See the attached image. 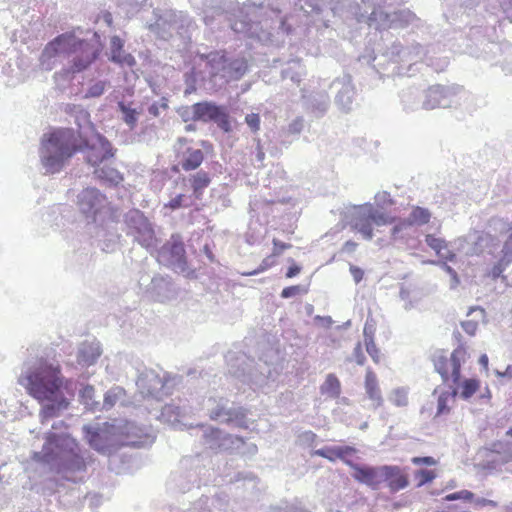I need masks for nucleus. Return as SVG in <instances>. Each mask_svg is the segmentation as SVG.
<instances>
[{"instance_id":"obj_1","label":"nucleus","mask_w":512,"mask_h":512,"mask_svg":"<svg viewBox=\"0 0 512 512\" xmlns=\"http://www.w3.org/2000/svg\"><path fill=\"white\" fill-rule=\"evenodd\" d=\"M84 149H88L86 159L92 166L114 156L111 143L100 134H95L89 141L76 135L72 129H56L42 139V165L48 173L59 172L68 159Z\"/></svg>"},{"instance_id":"obj_2","label":"nucleus","mask_w":512,"mask_h":512,"mask_svg":"<svg viewBox=\"0 0 512 512\" xmlns=\"http://www.w3.org/2000/svg\"><path fill=\"white\" fill-rule=\"evenodd\" d=\"M23 384L29 395L38 402H50L44 405L40 411L41 423L57 417L61 411L69 406V401L64 397L62 388L67 382L61 374L60 366L39 361L37 366L25 376Z\"/></svg>"},{"instance_id":"obj_3","label":"nucleus","mask_w":512,"mask_h":512,"mask_svg":"<svg viewBox=\"0 0 512 512\" xmlns=\"http://www.w3.org/2000/svg\"><path fill=\"white\" fill-rule=\"evenodd\" d=\"M467 357L468 353L463 345H459L449 355L443 350L434 353L432 362L444 384L450 387L459 383L461 366L466 362Z\"/></svg>"},{"instance_id":"obj_4","label":"nucleus","mask_w":512,"mask_h":512,"mask_svg":"<svg viewBox=\"0 0 512 512\" xmlns=\"http://www.w3.org/2000/svg\"><path fill=\"white\" fill-rule=\"evenodd\" d=\"M395 217L389 213L376 209L372 204L367 203L359 206L352 216L351 227L360 233L365 239L373 237V226L390 225L395 222Z\"/></svg>"},{"instance_id":"obj_5","label":"nucleus","mask_w":512,"mask_h":512,"mask_svg":"<svg viewBox=\"0 0 512 512\" xmlns=\"http://www.w3.org/2000/svg\"><path fill=\"white\" fill-rule=\"evenodd\" d=\"M81 45L82 40L73 33H63L46 44L40 56V65L45 70H51L56 57L75 53Z\"/></svg>"},{"instance_id":"obj_6","label":"nucleus","mask_w":512,"mask_h":512,"mask_svg":"<svg viewBox=\"0 0 512 512\" xmlns=\"http://www.w3.org/2000/svg\"><path fill=\"white\" fill-rule=\"evenodd\" d=\"M78 205L81 212L92 221H103L102 214L109 213L115 216V209L108 202L107 197L96 188H86L78 196Z\"/></svg>"},{"instance_id":"obj_7","label":"nucleus","mask_w":512,"mask_h":512,"mask_svg":"<svg viewBox=\"0 0 512 512\" xmlns=\"http://www.w3.org/2000/svg\"><path fill=\"white\" fill-rule=\"evenodd\" d=\"M125 222L143 247L154 246L156 243L154 229L143 212L138 209L129 211L125 216Z\"/></svg>"},{"instance_id":"obj_8","label":"nucleus","mask_w":512,"mask_h":512,"mask_svg":"<svg viewBox=\"0 0 512 512\" xmlns=\"http://www.w3.org/2000/svg\"><path fill=\"white\" fill-rule=\"evenodd\" d=\"M192 120L209 122L213 121L225 132L231 131L229 116L223 107L212 102H198L192 105Z\"/></svg>"},{"instance_id":"obj_9","label":"nucleus","mask_w":512,"mask_h":512,"mask_svg":"<svg viewBox=\"0 0 512 512\" xmlns=\"http://www.w3.org/2000/svg\"><path fill=\"white\" fill-rule=\"evenodd\" d=\"M86 439L90 446L99 452H105L112 446H121L125 443L119 438L117 428L109 423H105L101 428L92 429L85 427Z\"/></svg>"},{"instance_id":"obj_10","label":"nucleus","mask_w":512,"mask_h":512,"mask_svg":"<svg viewBox=\"0 0 512 512\" xmlns=\"http://www.w3.org/2000/svg\"><path fill=\"white\" fill-rule=\"evenodd\" d=\"M185 254L184 244L178 237L172 236L171 240L157 251V261L167 267L184 270L186 266Z\"/></svg>"},{"instance_id":"obj_11","label":"nucleus","mask_w":512,"mask_h":512,"mask_svg":"<svg viewBox=\"0 0 512 512\" xmlns=\"http://www.w3.org/2000/svg\"><path fill=\"white\" fill-rule=\"evenodd\" d=\"M383 482L386 483L390 492L396 493L409 485L408 475L397 465H383Z\"/></svg>"},{"instance_id":"obj_12","label":"nucleus","mask_w":512,"mask_h":512,"mask_svg":"<svg viewBox=\"0 0 512 512\" xmlns=\"http://www.w3.org/2000/svg\"><path fill=\"white\" fill-rule=\"evenodd\" d=\"M74 54L77 55L73 58L71 66L68 69L63 70L61 74L69 75L79 73L87 69L96 58L92 48L84 40H82V45L77 47V51Z\"/></svg>"},{"instance_id":"obj_13","label":"nucleus","mask_w":512,"mask_h":512,"mask_svg":"<svg viewBox=\"0 0 512 512\" xmlns=\"http://www.w3.org/2000/svg\"><path fill=\"white\" fill-rule=\"evenodd\" d=\"M354 474L353 478L363 483L372 489H378L379 486L383 483V473L382 466L380 467H370V466H354Z\"/></svg>"},{"instance_id":"obj_14","label":"nucleus","mask_w":512,"mask_h":512,"mask_svg":"<svg viewBox=\"0 0 512 512\" xmlns=\"http://www.w3.org/2000/svg\"><path fill=\"white\" fill-rule=\"evenodd\" d=\"M430 218L431 214L427 209L416 206L412 209L407 219L399 221V223L393 227L392 233L393 235H396L408 226L427 224L430 221Z\"/></svg>"},{"instance_id":"obj_15","label":"nucleus","mask_w":512,"mask_h":512,"mask_svg":"<svg viewBox=\"0 0 512 512\" xmlns=\"http://www.w3.org/2000/svg\"><path fill=\"white\" fill-rule=\"evenodd\" d=\"M481 386V381L477 378H467L461 381L456 385H451L452 389V397L459 396L464 400L470 399Z\"/></svg>"},{"instance_id":"obj_16","label":"nucleus","mask_w":512,"mask_h":512,"mask_svg":"<svg viewBox=\"0 0 512 512\" xmlns=\"http://www.w3.org/2000/svg\"><path fill=\"white\" fill-rule=\"evenodd\" d=\"M364 387L366 393L371 401L378 407L383 403L381 390L378 384L376 373L371 369L367 368L365 374Z\"/></svg>"},{"instance_id":"obj_17","label":"nucleus","mask_w":512,"mask_h":512,"mask_svg":"<svg viewBox=\"0 0 512 512\" xmlns=\"http://www.w3.org/2000/svg\"><path fill=\"white\" fill-rule=\"evenodd\" d=\"M188 181L194 198L201 200L204 194V190L211 183V178L206 171L201 170L191 174L188 178Z\"/></svg>"},{"instance_id":"obj_18","label":"nucleus","mask_w":512,"mask_h":512,"mask_svg":"<svg viewBox=\"0 0 512 512\" xmlns=\"http://www.w3.org/2000/svg\"><path fill=\"white\" fill-rule=\"evenodd\" d=\"M425 242L441 259L445 261L454 260L455 254L448 248V244L444 239L428 234L425 237Z\"/></svg>"},{"instance_id":"obj_19","label":"nucleus","mask_w":512,"mask_h":512,"mask_svg":"<svg viewBox=\"0 0 512 512\" xmlns=\"http://www.w3.org/2000/svg\"><path fill=\"white\" fill-rule=\"evenodd\" d=\"M204 161V153L200 149L188 148L180 161L181 168L188 172L198 169Z\"/></svg>"},{"instance_id":"obj_20","label":"nucleus","mask_w":512,"mask_h":512,"mask_svg":"<svg viewBox=\"0 0 512 512\" xmlns=\"http://www.w3.org/2000/svg\"><path fill=\"white\" fill-rule=\"evenodd\" d=\"M94 174L101 182L109 186H117L123 181V175L117 169L107 165L96 168Z\"/></svg>"},{"instance_id":"obj_21","label":"nucleus","mask_w":512,"mask_h":512,"mask_svg":"<svg viewBox=\"0 0 512 512\" xmlns=\"http://www.w3.org/2000/svg\"><path fill=\"white\" fill-rule=\"evenodd\" d=\"M320 390L323 395L337 398L341 393V383L334 374H328Z\"/></svg>"},{"instance_id":"obj_22","label":"nucleus","mask_w":512,"mask_h":512,"mask_svg":"<svg viewBox=\"0 0 512 512\" xmlns=\"http://www.w3.org/2000/svg\"><path fill=\"white\" fill-rule=\"evenodd\" d=\"M125 396H126V392L122 387H120V386L112 387L111 389H109L106 392V394L104 396V401H103L104 408H106V409L112 408L114 405H116V403L123 400Z\"/></svg>"},{"instance_id":"obj_23","label":"nucleus","mask_w":512,"mask_h":512,"mask_svg":"<svg viewBox=\"0 0 512 512\" xmlns=\"http://www.w3.org/2000/svg\"><path fill=\"white\" fill-rule=\"evenodd\" d=\"M365 335V346L366 351L374 361V363L379 364L381 361V352L380 349L376 346L374 342V338L372 335H367V329L364 328Z\"/></svg>"},{"instance_id":"obj_24","label":"nucleus","mask_w":512,"mask_h":512,"mask_svg":"<svg viewBox=\"0 0 512 512\" xmlns=\"http://www.w3.org/2000/svg\"><path fill=\"white\" fill-rule=\"evenodd\" d=\"M454 398L455 397H452V391L450 393L443 392L442 394H440V396L438 397V401H437V412H436L435 416L437 417V416H441L444 414H448L451 410L448 403L451 399L453 400Z\"/></svg>"},{"instance_id":"obj_25","label":"nucleus","mask_w":512,"mask_h":512,"mask_svg":"<svg viewBox=\"0 0 512 512\" xmlns=\"http://www.w3.org/2000/svg\"><path fill=\"white\" fill-rule=\"evenodd\" d=\"M414 477L417 481V487H421L432 482L437 477V473L435 470L421 469L414 473Z\"/></svg>"},{"instance_id":"obj_26","label":"nucleus","mask_w":512,"mask_h":512,"mask_svg":"<svg viewBox=\"0 0 512 512\" xmlns=\"http://www.w3.org/2000/svg\"><path fill=\"white\" fill-rule=\"evenodd\" d=\"M356 453H357V449L352 446H337L338 459L343 461L345 464L350 466L352 469H354V466H356L357 464H354L348 458L355 455Z\"/></svg>"},{"instance_id":"obj_27","label":"nucleus","mask_w":512,"mask_h":512,"mask_svg":"<svg viewBox=\"0 0 512 512\" xmlns=\"http://www.w3.org/2000/svg\"><path fill=\"white\" fill-rule=\"evenodd\" d=\"M110 59L115 63L127 64L129 66H132L135 63L134 57L130 54H123L122 50L118 52V50L112 49Z\"/></svg>"},{"instance_id":"obj_28","label":"nucleus","mask_w":512,"mask_h":512,"mask_svg":"<svg viewBox=\"0 0 512 512\" xmlns=\"http://www.w3.org/2000/svg\"><path fill=\"white\" fill-rule=\"evenodd\" d=\"M313 454L323 457L331 462H335L336 460H338L337 446L323 447L321 449L315 450Z\"/></svg>"},{"instance_id":"obj_29","label":"nucleus","mask_w":512,"mask_h":512,"mask_svg":"<svg viewBox=\"0 0 512 512\" xmlns=\"http://www.w3.org/2000/svg\"><path fill=\"white\" fill-rule=\"evenodd\" d=\"M119 108L124 115V121L131 127H134L137 122V112L135 109L127 107L124 103H119Z\"/></svg>"},{"instance_id":"obj_30","label":"nucleus","mask_w":512,"mask_h":512,"mask_svg":"<svg viewBox=\"0 0 512 512\" xmlns=\"http://www.w3.org/2000/svg\"><path fill=\"white\" fill-rule=\"evenodd\" d=\"M474 498V494L469 490H460L451 494L446 495L443 500L445 501H455V500H464V501H472Z\"/></svg>"},{"instance_id":"obj_31","label":"nucleus","mask_w":512,"mask_h":512,"mask_svg":"<svg viewBox=\"0 0 512 512\" xmlns=\"http://www.w3.org/2000/svg\"><path fill=\"white\" fill-rule=\"evenodd\" d=\"M94 394V387L91 385H86L80 391V401L86 406H91L93 404Z\"/></svg>"},{"instance_id":"obj_32","label":"nucleus","mask_w":512,"mask_h":512,"mask_svg":"<svg viewBox=\"0 0 512 512\" xmlns=\"http://www.w3.org/2000/svg\"><path fill=\"white\" fill-rule=\"evenodd\" d=\"M66 436H59L53 432H49L46 437V443L44 445V451H46V455H48V451L52 446H58L59 442H66Z\"/></svg>"},{"instance_id":"obj_33","label":"nucleus","mask_w":512,"mask_h":512,"mask_svg":"<svg viewBox=\"0 0 512 512\" xmlns=\"http://www.w3.org/2000/svg\"><path fill=\"white\" fill-rule=\"evenodd\" d=\"M391 401L396 406H406L408 404V396L406 391L402 389L394 390Z\"/></svg>"},{"instance_id":"obj_34","label":"nucleus","mask_w":512,"mask_h":512,"mask_svg":"<svg viewBox=\"0 0 512 512\" xmlns=\"http://www.w3.org/2000/svg\"><path fill=\"white\" fill-rule=\"evenodd\" d=\"M201 59L207 60V62L211 65V67H214V63H225L226 57L225 54L222 52H212L207 55H202Z\"/></svg>"},{"instance_id":"obj_35","label":"nucleus","mask_w":512,"mask_h":512,"mask_svg":"<svg viewBox=\"0 0 512 512\" xmlns=\"http://www.w3.org/2000/svg\"><path fill=\"white\" fill-rule=\"evenodd\" d=\"M246 124L250 127L252 132L256 133L260 130V116L257 113L247 114L245 117Z\"/></svg>"},{"instance_id":"obj_36","label":"nucleus","mask_w":512,"mask_h":512,"mask_svg":"<svg viewBox=\"0 0 512 512\" xmlns=\"http://www.w3.org/2000/svg\"><path fill=\"white\" fill-rule=\"evenodd\" d=\"M106 88V83L104 81H98L90 86L87 92V96L89 97H99L101 96Z\"/></svg>"},{"instance_id":"obj_37","label":"nucleus","mask_w":512,"mask_h":512,"mask_svg":"<svg viewBox=\"0 0 512 512\" xmlns=\"http://www.w3.org/2000/svg\"><path fill=\"white\" fill-rule=\"evenodd\" d=\"M272 244H273L272 256H276V257L280 256L283 253V251L290 249L292 247L291 244L282 242L276 238H274L272 240Z\"/></svg>"},{"instance_id":"obj_38","label":"nucleus","mask_w":512,"mask_h":512,"mask_svg":"<svg viewBox=\"0 0 512 512\" xmlns=\"http://www.w3.org/2000/svg\"><path fill=\"white\" fill-rule=\"evenodd\" d=\"M185 195L178 194L174 198H172L165 206L170 208L171 210H177L182 207H187L188 205L184 203Z\"/></svg>"},{"instance_id":"obj_39","label":"nucleus","mask_w":512,"mask_h":512,"mask_svg":"<svg viewBox=\"0 0 512 512\" xmlns=\"http://www.w3.org/2000/svg\"><path fill=\"white\" fill-rule=\"evenodd\" d=\"M274 257L275 256H272V254H271V255L267 256L266 258H264L263 261L261 262L259 268L255 271L249 273L248 275H254V274L263 272V271L271 268L273 265H275Z\"/></svg>"},{"instance_id":"obj_40","label":"nucleus","mask_w":512,"mask_h":512,"mask_svg":"<svg viewBox=\"0 0 512 512\" xmlns=\"http://www.w3.org/2000/svg\"><path fill=\"white\" fill-rule=\"evenodd\" d=\"M353 356L358 365L362 366L365 364L366 357L364 355L361 342H358L354 347Z\"/></svg>"},{"instance_id":"obj_41","label":"nucleus","mask_w":512,"mask_h":512,"mask_svg":"<svg viewBox=\"0 0 512 512\" xmlns=\"http://www.w3.org/2000/svg\"><path fill=\"white\" fill-rule=\"evenodd\" d=\"M411 462L414 465H427V466H434L437 464V461L431 457V456H425V457H413L411 459Z\"/></svg>"},{"instance_id":"obj_42","label":"nucleus","mask_w":512,"mask_h":512,"mask_svg":"<svg viewBox=\"0 0 512 512\" xmlns=\"http://www.w3.org/2000/svg\"><path fill=\"white\" fill-rule=\"evenodd\" d=\"M301 292V288L298 285L285 287L281 292L282 298H290Z\"/></svg>"},{"instance_id":"obj_43","label":"nucleus","mask_w":512,"mask_h":512,"mask_svg":"<svg viewBox=\"0 0 512 512\" xmlns=\"http://www.w3.org/2000/svg\"><path fill=\"white\" fill-rule=\"evenodd\" d=\"M69 468L74 470H83L85 468V462L83 458L78 455H74L73 460L69 463Z\"/></svg>"},{"instance_id":"obj_44","label":"nucleus","mask_w":512,"mask_h":512,"mask_svg":"<svg viewBox=\"0 0 512 512\" xmlns=\"http://www.w3.org/2000/svg\"><path fill=\"white\" fill-rule=\"evenodd\" d=\"M350 273L356 283H359L364 277V271L354 265L350 266Z\"/></svg>"},{"instance_id":"obj_45","label":"nucleus","mask_w":512,"mask_h":512,"mask_svg":"<svg viewBox=\"0 0 512 512\" xmlns=\"http://www.w3.org/2000/svg\"><path fill=\"white\" fill-rule=\"evenodd\" d=\"M301 271V268L298 266V265H292L288 268L287 272H286V277L287 278H292V277H295L296 275H298Z\"/></svg>"},{"instance_id":"obj_46","label":"nucleus","mask_w":512,"mask_h":512,"mask_svg":"<svg viewBox=\"0 0 512 512\" xmlns=\"http://www.w3.org/2000/svg\"><path fill=\"white\" fill-rule=\"evenodd\" d=\"M112 49L118 50V52L122 50V42L118 37L112 39L111 50Z\"/></svg>"},{"instance_id":"obj_47","label":"nucleus","mask_w":512,"mask_h":512,"mask_svg":"<svg viewBox=\"0 0 512 512\" xmlns=\"http://www.w3.org/2000/svg\"><path fill=\"white\" fill-rule=\"evenodd\" d=\"M356 247L357 243L352 240L346 241L344 244V249L348 252H353L356 249Z\"/></svg>"},{"instance_id":"obj_48","label":"nucleus","mask_w":512,"mask_h":512,"mask_svg":"<svg viewBox=\"0 0 512 512\" xmlns=\"http://www.w3.org/2000/svg\"><path fill=\"white\" fill-rule=\"evenodd\" d=\"M488 356L486 354H483L479 358V363L484 367V369H488Z\"/></svg>"},{"instance_id":"obj_49","label":"nucleus","mask_w":512,"mask_h":512,"mask_svg":"<svg viewBox=\"0 0 512 512\" xmlns=\"http://www.w3.org/2000/svg\"><path fill=\"white\" fill-rule=\"evenodd\" d=\"M149 113L154 115V116H157L158 115V108L156 105H152L150 108H149Z\"/></svg>"},{"instance_id":"obj_50","label":"nucleus","mask_w":512,"mask_h":512,"mask_svg":"<svg viewBox=\"0 0 512 512\" xmlns=\"http://www.w3.org/2000/svg\"><path fill=\"white\" fill-rule=\"evenodd\" d=\"M479 503L482 504V505H486V504L487 505H493V506L496 505V503L493 502L492 500H485V499H482L481 501H479Z\"/></svg>"},{"instance_id":"obj_51","label":"nucleus","mask_w":512,"mask_h":512,"mask_svg":"<svg viewBox=\"0 0 512 512\" xmlns=\"http://www.w3.org/2000/svg\"><path fill=\"white\" fill-rule=\"evenodd\" d=\"M444 267H445V270L450 273V274H456L455 271L450 267L448 266L447 264H444Z\"/></svg>"},{"instance_id":"obj_52","label":"nucleus","mask_w":512,"mask_h":512,"mask_svg":"<svg viewBox=\"0 0 512 512\" xmlns=\"http://www.w3.org/2000/svg\"><path fill=\"white\" fill-rule=\"evenodd\" d=\"M503 261L504 259H501L498 263V265L495 267V269H497L499 272L502 271V264H503Z\"/></svg>"},{"instance_id":"obj_53","label":"nucleus","mask_w":512,"mask_h":512,"mask_svg":"<svg viewBox=\"0 0 512 512\" xmlns=\"http://www.w3.org/2000/svg\"><path fill=\"white\" fill-rule=\"evenodd\" d=\"M506 436L512 438V426L506 431Z\"/></svg>"},{"instance_id":"obj_54","label":"nucleus","mask_w":512,"mask_h":512,"mask_svg":"<svg viewBox=\"0 0 512 512\" xmlns=\"http://www.w3.org/2000/svg\"><path fill=\"white\" fill-rule=\"evenodd\" d=\"M264 158V153L262 151L259 152V159L262 160Z\"/></svg>"},{"instance_id":"obj_55","label":"nucleus","mask_w":512,"mask_h":512,"mask_svg":"<svg viewBox=\"0 0 512 512\" xmlns=\"http://www.w3.org/2000/svg\"><path fill=\"white\" fill-rule=\"evenodd\" d=\"M486 392H487V398H491V394H490V391L488 389H486Z\"/></svg>"},{"instance_id":"obj_56","label":"nucleus","mask_w":512,"mask_h":512,"mask_svg":"<svg viewBox=\"0 0 512 512\" xmlns=\"http://www.w3.org/2000/svg\"><path fill=\"white\" fill-rule=\"evenodd\" d=\"M510 459L512 460V453L510 454Z\"/></svg>"}]
</instances>
